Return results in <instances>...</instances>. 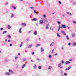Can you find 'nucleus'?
I'll list each match as a JSON object with an SVG mask.
<instances>
[{"instance_id": "2eb2a0df", "label": "nucleus", "mask_w": 76, "mask_h": 76, "mask_svg": "<svg viewBox=\"0 0 76 76\" xmlns=\"http://www.w3.org/2000/svg\"><path fill=\"white\" fill-rule=\"evenodd\" d=\"M52 68V66H49V68H48V70H49V69H51Z\"/></svg>"}, {"instance_id": "a211bd4d", "label": "nucleus", "mask_w": 76, "mask_h": 76, "mask_svg": "<svg viewBox=\"0 0 76 76\" xmlns=\"http://www.w3.org/2000/svg\"><path fill=\"white\" fill-rule=\"evenodd\" d=\"M66 37L67 38V39L68 40H69V36H66Z\"/></svg>"}, {"instance_id": "4d7b16f0", "label": "nucleus", "mask_w": 76, "mask_h": 76, "mask_svg": "<svg viewBox=\"0 0 76 76\" xmlns=\"http://www.w3.org/2000/svg\"><path fill=\"white\" fill-rule=\"evenodd\" d=\"M30 7L31 9H34V7Z\"/></svg>"}, {"instance_id": "bf43d9fd", "label": "nucleus", "mask_w": 76, "mask_h": 76, "mask_svg": "<svg viewBox=\"0 0 76 76\" xmlns=\"http://www.w3.org/2000/svg\"><path fill=\"white\" fill-rule=\"evenodd\" d=\"M70 44H71L70 43H69L68 44L69 45H70Z\"/></svg>"}, {"instance_id": "c03bdc74", "label": "nucleus", "mask_w": 76, "mask_h": 76, "mask_svg": "<svg viewBox=\"0 0 76 76\" xmlns=\"http://www.w3.org/2000/svg\"><path fill=\"white\" fill-rule=\"evenodd\" d=\"M63 26H60V28H61V29H63Z\"/></svg>"}, {"instance_id": "393cba45", "label": "nucleus", "mask_w": 76, "mask_h": 76, "mask_svg": "<svg viewBox=\"0 0 76 76\" xmlns=\"http://www.w3.org/2000/svg\"><path fill=\"white\" fill-rule=\"evenodd\" d=\"M33 20L36 21V20H37V18H34L33 19Z\"/></svg>"}, {"instance_id": "b1692460", "label": "nucleus", "mask_w": 76, "mask_h": 76, "mask_svg": "<svg viewBox=\"0 0 76 76\" xmlns=\"http://www.w3.org/2000/svg\"><path fill=\"white\" fill-rule=\"evenodd\" d=\"M22 29V28H20V29H19V32L20 33H21V29Z\"/></svg>"}, {"instance_id": "5fc2aeb1", "label": "nucleus", "mask_w": 76, "mask_h": 76, "mask_svg": "<svg viewBox=\"0 0 76 76\" xmlns=\"http://www.w3.org/2000/svg\"><path fill=\"white\" fill-rule=\"evenodd\" d=\"M5 42H7V39H5Z\"/></svg>"}, {"instance_id": "4468645a", "label": "nucleus", "mask_w": 76, "mask_h": 76, "mask_svg": "<svg viewBox=\"0 0 76 76\" xmlns=\"http://www.w3.org/2000/svg\"><path fill=\"white\" fill-rule=\"evenodd\" d=\"M62 27L64 28H66V26L65 25H62Z\"/></svg>"}, {"instance_id": "ddd939ff", "label": "nucleus", "mask_w": 76, "mask_h": 76, "mask_svg": "<svg viewBox=\"0 0 76 76\" xmlns=\"http://www.w3.org/2000/svg\"><path fill=\"white\" fill-rule=\"evenodd\" d=\"M13 17H14V15H13V14H11V18H13Z\"/></svg>"}, {"instance_id": "39448f33", "label": "nucleus", "mask_w": 76, "mask_h": 76, "mask_svg": "<svg viewBox=\"0 0 76 76\" xmlns=\"http://www.w3.org/2000/svg\"><path fill=\"white\" fill-rule=\"evenodd\" d=\"M65 63H66V64H70V62L69 61H66Z\"/></svg>"}, {"instance_id": "f704fd0d", "label": "nucleus", "mask_w": 76, "mask_h": 76, "mask_svg": "<svg viewBox=\"0 0 76 76\" xmlns=\"http://www.w3.org/2000/svg\"><path fill=\"white\" fill-rule=\"evenodd\" d=\"M75 36V34H74L72 36V37H74Z\"/></svg>"}, {"instance_id": "a18cd8bd", "label": "nucleus", "mask_w": 76, "mask_h": 76, "mask_svg": "<svg viewBox=\"0 0 76 76\" xmlns=\"http://www.w3.org/2000/svg\"><path fill=\"white\" fill-rule=\"evenodd\" d=\"M10 46H12V44H10Z\"/></svg>"}, {"instance_id": "774afa93", "label": "nucleus", "mask_w": 76, "mask_h": 76, "mask_svg": "<svg viewBox=\"0 0 76 76\" xmlns=\"http://www.w3.org/2000/svg\"><path fill=\"white\" fill-rule=\"evenodd\" d=\"M31 32V31H28V33H30Z\"/></svg>"}, {"instance_id": "864d4df0", "label": "nucleus", "mask_w": 76, "mask_h": 76, "mask_svg": "<svg viewBox=\"0 0 76 76\" xmlns=\"http://www.w3.org/2000/svg\"><path fill=\"white\" fill-rule=\"evenodd\" d=\"M62 63H64V61H62Z\"/></svg>"}, {"instance_id": "a19ab883", "label": "nucleus", "mask_w": 76, "mask_h": 76, "mask_svg": "<svg viewBox=\"0 0 76 76\" xmlns=\"http://www.w3.org/2000/svg\"><path fill=\"white\" fill-rule=\"evenodd\" d=\"M63 17H64H64H65V15H64V14H63Z\"/></svg>"}, {"instance_id": "7ed1b4c3", "label": "nucleus", "mask_w": 76, "mask_h": 76, "mask_svg": "<svg viewBox=\"0 0 76 76\" xmlns=\"http://www.w3.org/2000/svg\"><path fill=\"white\" fill-rule=\"evenodd\" d=\"M9 72H10L12 74H13V72H12V69H9Z\"/></svg>"}, {"instance_id": "9d476101", "label": "nucleus", "mask_w": 76, "mask_h": 76, "mask_svg": "<svg viewBox=\"0 0 76 76\" xmlns=\"http://www.w3.org/2000/svg\"><path fill=\"white\" fill-rule=\"evenodd\" d=\"M25 64H24L22 67V69H23L25 67Z\"/></svg>"}, {"instance_id": "1a4fd4ad", "label": "nucleus", "mask_w": 76, "mask_h": 76, "mask_svg": "<svg viewBox=\"0 0 76 76\" xmlns=\"http://www.w3.org/2000/svg\"><path fill=\"white\" fill-rule=\"evenodd\" d=\"M37 31H36L34 32V35H37Z\"/></svg>"}, {"instance_id": "aec40b11", "label": "nucleus", "mask_w": 76, "mask_h": 76, "mask_svg": "<svg viewBox=\"0 0 76 76\" xmlns=\"http://www.w3.org/2000/svg\"><path fill=\"white\" fill-rule=\"evenodd\" d=\"M41 52H42L44 50V49L42 48H41Z\"/></svg>"}, {"instance_id": "2f4dec72", "label": "nucleus", "mask_w": 76, "mask_h": 76, "mask_svg": "<svg viewBox=\"0 0 76 76\" xmlns=\"http://www.w3.org/2000/svg\"><path fill=\"white\" fill-rule=\"evenodd\" d=\"M51 55H49V58H51Z\"/></svg>"}, {"instance_id": "a878e982", "label": "nucleus", "mask_w": 76, "mask_h": 76, "mask_svg": "<svg viewBox=\"0 0 76 76\" xmlns=\"http://www.w3.org/2000/svg\"><path fill=\"white\" fill-rule=\"evenodd\" d=\"M12 7L13 9H14L16 10V9L14 6H12Z\"/></svg>"}, {"instance_id": "49530a36", "label": "nucleus", "mask_w": 76, "mask_h": 76, "mask_svg": "<svg viewBox=\"0 0 76 76\" xmlns=\"http://www.w3.org/2000/svg\"><path fill=\"white\" fill-rule=\"evenodd\" d=\"M66 13L67 14H68V15H69V12H66Z\"/></svg>"}, {"instance_id": "052dcab7", "label": "nucleus", "mask_w": 76, "mask_h": 76, "mask_svg": "<svg viewBox=\"0 0 76 76\" xmlns=\"http://www.w3.org/2000/svg\"><path fill=\"white\" fill-rule=\"evenodd\" d=\"M58 30H60V26H59Z\"/></svg>"}, {"instance_id": "e2e57ef3", "label": "nucleus", "mask_w": 76, "mask_h": 76, "mask_svg": "<svg viewBox=\"0 0 76 76\" xmlns=\"http://www.w3.org/2000/svg\"><path fill=\"white\" fill-rule=\"evenodd\" d=\"M22 45H20V47H22Z\"/></svg>"}, {"instance_id": "9b49d317", "label": "nucleus", "mask_w": 76, "mask_h": 76, "mask_svg": "<svg viewBox=\"0 0 76 76\" xmlns=\"http://www.w3.org/2000/svg\"><path fill=\"white\" fill-rule=\"evenodd\" d=\"M44 20L45 22H48V20H47V19L45 18L44 19Z\"/></svg>"}, {"instance_id": "0eeeda50", "label": "nucleus", "mask_w": 76, "mask_h": 76, "mask_svg": "<svg viewBox=\"0 0 76 76\" xmlns=\"http://www.w3.org/2000/svg\"><path fill=\"white\" fill-rule=\"evenodd\" d=\"M7 37H8V38L9 39L11 38V37H10V35H7Z\"/></svg>"}, {"instance_id": "c85d7f7f", "label": "nucleus", "mask_w": 76, "mask_h": 76, "mask_svg": "<svg viewBox=\"0 0 76 76\" xmlns=\"http://www.w3.org/2000/svg\"><path fill=\"white\" fill-rule=\"evenodd\" d=\"M57 36L58 37H60V35H59V34L58 33H57Z\"/></svg>"}, {"instance_id": "f03ea898", "label": "nucleus", "mask_w": 76, "mask_h": 76, "mask_svg": "<svg viewBox=\"0 0 76 76\" xmlns=\"http://www.w3.org/2000/svg\"><path fill=\"white\" fill-rule=\"evenodd\" d=\"M61 32L62 34H63V35H66V33H65V32L63 31H61Z\"/></svg>"}, {"instance_id": "6e6d98bb", "label": "nucleus", "mask_w": 76, "mask_h": 76, "mask_svg": "<svg viewBox=\"0 0 76 76\" xmlns=\"http://www.w3.org/2000/svg\"><path fill=\"white\" fill-rule=\"evenodd\" d=\"M20 53H18V56H20Z\"/></svg>"}, {"instance_id": "473e14b6", "label": "nucleus", "mask_w": 76, "mask_h": 76, "mask_svg": "<svg viewBox=\"0 0 76 76\" xmlns=\"http://www.w3.org/2000/svg\"><path fill=\"white\" fill-rule=\"evenodd\" d=\"M36 67H37V66H36V65H34V69H36Z\"/></svg>"}, {"instance_id": "c9c22d12", "label": "nucleus", "mask_w": 76, "mask_h": 76, "mask_svg": "<svg viewBox=\"0 0 76 76\" xmlns=\"http://www.w3.org/2000/svg\"><path fill=\"white\" fill-rule=\"evenodd\" d=\"M73 23H75V24H76V21H73Z\"/></svg>"}, {"instance_id": "6e6552de", "label": "nucleus", "mask_w": 76, "mask_h": 76, "mask_svg": "<svg viewBox=\"0 0 76 76\" xmlns=\"http://www.w3.org/2000/svg\"><path fill=\"white\" fill-rule=\"evenodd\" d=\"M6 75H10V73L9 72H6L5 73Z\"/></svg>"}, {"instance_id": "f3484780", "label": "nucleus", "mask_w": 76, "mask_h": 76, "mask_svg": "<svg viewBox=\"0 0 76 76\" xmlns=\"http://www.w3.org/2000/svg\"><path fill=\"white\" fill-rule=\"evenodd\" d=\"M50 30H54V28L52 27H50Z\"/></svg>"}, {"instance_id": "20e7f679", "label": "nucleus", "mask_w": 76, "mask_h": 76, "mask_svg": "<svg viewBox=\"0 0 76 76\" xmlns=\"http://www.w3.org/2000/svg\"><path fill=\"white\" fill-rule=\"evenodd\" d=\"M54 42H52L50 45V47H53V45H54Z\"/></svg>"}, {"instance_id": "f8f14e48", "label": "nucleus", "mask_w": 76, "mask_h": 76, "mask_svg": "<svg viewBox=\"0 0 76 76\" xmlns=\"http://www.w3.org/2000/svg\"><path fill=\"white\" fill-rule=\"evenodd\" d=\"M73 45V46H75V45H76V42H74L73 45Z\"/></svg>"}, {"instance_id": "680f3d73", "label": "nucleus", "mask_w": 76, "mask_h": 76, "mask_svg": "<svg viewBox=\"0 0 76 76\" xmlns=\"http://www.w3.org/2000/svg\"><path fill=\"white\" fill-rule=\"evenodd\" d=\"M32 54H34V53L32 52Z\"/></svg>"}, {"instance_id": "de8ad7c7", "label": "nucleus", "mask_w": 76, "mask_h": 76, "mask_svg": "<svg viewBox=\"0 0 76 76\" xmlns=\"http://www.w3.org/2000/svg\"><path fill=\"white\" fill-rule=\"evenodd\" d=\"M34 13H37V12H36V11H35V10H34Z\"/></svg>"}, {"instance_id": "4be33fe9", "label": "nucleus", "mask_w": 76, "mask_h": 76, "mask_svg": "<svg viewBox=\"0 0 76 76\" xmlns=\"http://www.w3.org/2000/svg\"><path fill=\"white\" fill-rule=\"evenodd\" d=\"M48 26H49L48 24H47V25H46V29H48Z\"/></svg>"}, {"instance_id": "f257e3e1", "label": "nucleus", "mask_w": 76, "mask_h": 76, "mask_svg": "<svg viewBox=\"0 0 76 76\" xmlns=\"http://www.w3.org/2000/svg\"><path fill=\"white\" fill-rule=\"evenodd\" d=\"M40 24H42L43 23H45V22H43V20H40Z\"/></svg>"}, {"instance_id": "69168bd1", "label": "nucleus", "mask_w": 76, "mask_h": 76, "mask_svg": "<svg viewBox=\"0 0 76 76\" xmlns=\"http://www.w3.org/2000/svg\"><path fill=\"white\" fill-rule=\"evenodd\" d=\"M8 4V3H7L5 4Z\"/></svg>"}, {"instance_id": "cd10ccee", "label": "nucleus", "mask_w": 76, "mask_h": 76, "mask_svg": "<svg viewBox=\"0 0 76 76\" xmlns=\"http://www.w3.org/2000/svg\"><path fill=\"white\" fill-rule=\"evenodd\" d=\"M38 69H41V66H38Z\"/></svg>"}, {"instance_id": "6ab92c4d", "label": "nucleus", "mask_w": 76, "mask_h": 76, "mask_svg": "<svg viewBox=\"0 0 76 76\" xmlns=\"http://www.w3.org/2000/svg\"><path fill=\"white\" fill-rule=\"evenodd\" d=\"M41 45H39V44H37L36 45V47H38V46H40Z\"/></svg>"}, {"instance_id": "79ce46f5", "label": "nucleus", "mask_w": 76, "mask_h": 76, "mask_svg": "<svg viewBox=\"0 0 76 76\" xmlns=\"http://www.w3.org/2000/svg\"><path fill=\"white\" fill-rule=\"evenodd\" d=\"M59 4H61V1H59Z\"/></svg>"}, {"instance_id": "3c124183", "label": "nucleus", "mask_w": 76, "mask_h": 76, "mask_svg": "<svg viewBox=\"0 0 76 76\" xmlns=\"http://www.w3.org/2000/svg\"><path fill=\"white\" fill-rule=\"evenodd\" d=\"M2 30H3V28H1V31H2Z\"/></svg>"}, {"instance_id": "ea45409f", "label": "nucleus", "mask_w": 76, "mask_h": 76, "mask_svg": "<svg viewBox=\"0 0 76 76\" xmlns=\"http://www.w3.org/2000/svg\"><path fill=\"white\" fill-rule=\"evenodd\" d=\"M43 17H44V18H46V15H43Z\"/></svg>"}, {"instance_id": "72a5a7b5", "label": "nucleus", "mask_w": 76, "mask_h": 76, "mask_svg": "<svg viewBox=\"0 0 76 76\" xmlns=\"http://www.w3.org/2000/svg\"><path fill=\"white\" fill-rule=\"evenodd\" d=\"M23 61H26V59L25 58H24L23 59Z\"/></svg>"}, {"instance_id": "7c9ffc66", "label": "nucleus", "mask_w": 76, "mask_h": 76, "mask_svg": "<svg viewBox=\"0 0 76 76\" xmlns=\"http://www.w3.org/2000/svg\"><path fill=\"white\" fill-rule=\"evenodd\" d=\"M18 56H15V59H18Z\"/></svg>"}, {"instance_id": "09e8293b", "label": "nucleus", "mask_w": 76, "mask_h": 76, "mask_svg": "<svg viewBox=\"0 0 76 76\" xmlns=\"http://www.w3.org/2000/svg\"><path fill=\"white\" fill-rule=\"evenodd\" d=\"M72 59H69V61H72Z\"/></svg>"}, {"instance_id": "5701e85b", "label": "nucleus", "mask_w": 76, "mask_h": 76, "mask_svg": "<svg viewBox=\"0 0 76 76\" xmlns=\"http://www.w3.org/2000/svg\"><path fill=\"white\" fill-rule=\"evenodd\" d=\"M32 45H30L29 46H28V48H31V47H32Z\"/></svg>"}, {"instance_id": "13d9d810", "label": "nucleus", "mask_w": 76, "mask_h": 76, "mask_svg": "<svg viewBox=\"0 0 76 76\" xmlns=\"http://www.w3.org/2000/svg\"><path fill=\"white\" fill-rule=\"evenodd\" d=\"M8 42H10V40H8Z\"/></svg>"}, {"instance_id": "c756f323", "label": "nucleus", "mask_w": 76, "mask_h": 76, "mask_svg": "<svg viewBox=\"0 0 76 76\" xmlns=\"http://www.w3.org/2000/svg\"><path fill=\"white\" fill-rule=\"evenodd\" d=\"M8 29H10V26L9 25L8 26Z\"/></svg>"}, {"instance_id": "8fccbe9b", "label": "nucleus", "mask_w": 76, "mask_h": 76, "mask_svg": "<svg viewBox=\"0 0 76 76\" xmlns=\"http://www.w3.org/2000/svg\"><path fill=\"white\" fill-rule=\"evenodd\" d=\"M63 66H61V67H60V69H61V68H63Z\"/></svg>"}, {"instance_id": "412c9836", "label": "nucleus", "mask_w": 76, "mask_h": 76, "mask_svg": "<svg viewBox=\"0 0 76 76\" xmlns=\"http://www.w3.org/2000/svg\"><path fill=\"white\" fill-rule=\"evenodd\" d=\"M61 66V63L59 64L58 65V67H60V66Z\"/></svg>"}, {"instance_id": "dca6fc26", "label": "nucleus", "mask_w": 76, "mask_h": 76, "mask_svg": "<svg viewBox=\"0 0 76 76\" xmlns=\"http://www.w3.org/2000/svg\"><path fill=\"white\" fill-rule=\"evenodd\" d=\"M21 25H23V26H26V24H25V23H21Z\"/></svg>"}, {"instance_id": "e433bc0d", "label": "nucleus", "mask_w": 76, "mask_h": 76, "mask_svg": "<svg viewBox=\"0 0 76 76\" xmlns=\"http://www.w3.org/2000/svg\"><path fill=\"white\" fill-rule=\"evenodd\" d=\"M68 15H69L70 16H72V13H69Z\"/></svg>"}, {"instance_id": "bb28decb", "label": "nucleus", "mask_w": 76, "mask_h": 76, "mask_svg": "<svg viewBox=\"0 0 76 76\" xmlns=\"http://www.w3.org/2000/svg\"><path fill=\"white\" fill-rule=\"evenodd\" d=\"M7 32V31H3L2 34H5V33H6Z\"/></svg>"}, {"instance_id": "58836bf2", "label": "nucleus", "mask_w": 76, "mask_h": 76, "mask_svg": "<svg viewBox=\"0 0 76 76\" xmlns=\"http://www.w3.org/2000/svg\"><path fill=\"white\" fill-rule=\"evenodd\" d=\"M57 23H58V24H59V25H60V22H59V21H58Z\"/></svg>"}, {"instance_id": "0e129e2a", "label": "nucleus", "mask_w": 76, "mask_h": 76, "mask_svg": "<svg viewBox=\"0 0 76 76\" xmlns=\"http://www.w3.org/2000/svg\"><path fill=\"white\" fill-rule=\"evenodd\" d=\"M37 60H39V58H37Z\"/></svg>"}, {"instance_id": "37998d69", "label": "nucleus", "mask_w": 76, "mask_h": 76, "mask_svg": "<svg viewBox=\"0 0 76 76\" xmlns=\"http://www.w3.org/2000/svg\"><path fill=\"white\" fill-rule=\"evenodd\" d=\"M63 73V71H61V74H62Z\"/></svg>"}, {"instance_id": "338daca9", "label": "nucleus", "mask_w": 76, "mask_h": 76, "mask_svg": "<svg viewBox=\"0 0 76 76\" xmlns=\"http://www.w3.org/2000/svg\"><path fill=\"white\" fill-rule=\"evenodd\" d=\"M74 4H76V2H74Z\"/></svg>"}, {"instance_id": "603ef678", "label": "nucleus", "mask_w": 76, "mask_h": 76, "mask_svg": "<svg viewBox=\"0 0 76 76\" xmlns=\"http://www.w3.org/2000/svg\"><path fill=\"white\" fill-rule=\"evenodd\" d=\"M36 26H38V23H36Z\"/></svg>"}, {"instance_id": "423d86ee", "label": "nucleus", "mask_w": 76, "mask_h": 76, "mask_svg": "<svg viewBox=\"0 0 76 76\" xmlns=\"http://www.w3.org/2000/svg\"><path fill=\"white\" fill-rule=\"evenodd\" d=\"M71 69V66H69L68 68L66 69V70H70Z\"/></svg>"}, {"instance_id": "4c0bfd02", "label": "nucleus", "mask_w": 76, "mask_h": 76, "mask_svg": "<svg viewBox=\"0 0 76 76\" xmlns=\"http://www.w3.org/2000/svg\"><path fill=\"white\" fill-rule=\"evenodd\" d=\"M64 75L65 76H67V74L66 73H64Z\"/></svg>"}]
</instances>
